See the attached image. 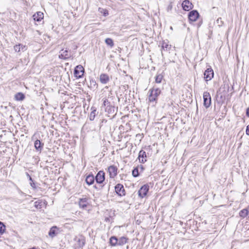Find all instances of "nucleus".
I'll return each instance as SVG.
<instances>
[{"label":"nucleus","instance_id":"obj_13","mask_svg":"<svg viewBox=\"0 0 249 249\" xmlns=\"http://www.w3.org/2000/svg\"><path fill=\"white\" fill-rule=\"evenodd\" d=\"M146 155L145 151L143 150H141L139 153L138 158L139 159L140 162L141 163H144L146 161Z\"/></svg>","mask_w":249,"mask_h":249},{"label":"nucleus","instance_id":"obj_11","mask_svg":"<svg viewBox=\"0 0 249 249\" xmlns=\"http://www.w3.org/2000/svg\"><path fill=\"white\" fill-rule=\"evenodd\" d=\"M117 168L114 165H111L108 167V172L110 177L111 178H114L117 174Z\"/></svg>","mask_w":249,"mask_h":249},{"label":"nucleus","instance_id":"obj_27","mask_svg":"<svg viewBox=\"0 0 249 249\" xmlns=\"http://www.w3.org/2000/svg\"><path fill=\"white\" fill-rule=\"evenodd\" d=\"M96 109H93L90 113L89 119L90 121H93L96 116Z\"/></svg>","mask_w":249,"mask_h":249},{"label":"nucleus","instance_id":"obj_38","mask_svg":"<svg viewBox=\"0 0 249 249\" xmlns=\"http://www.w3.org/2000/svg\"><path fill=\"white\" fill-rule=\"evenodd\" d=\"M84 245V243L82 242V246H83Z\"/></svg>","mask_w":249,"mask_h":249},{"label":"nucleus","instance_id":"obj_30","mask_svg":"<svg viewBox=\"0 0 249 249\" xmlns=\"http://www.w3.org/2000/svg\"><path fill=\"white\" fill-rule=\"evenodd\" d=\"M132 175L134 177H137L139 176V171L138 168H136L133 170Z\"/></svg>","mask_w":249,"mask_h":249},{"label":"nucleus","instance_id":"obj_15","mask_svg":"<svg viewBox=\"0 0 249 249\" xmlns=\"http://www.w3.org/2000/svg\"><path fill=\"white\" fill-rule=\"evenodd\" d=\"M43 17V13L41 12H37L33 15L34 19L38 22L40 21Z\"/></svg>","mask_w":249,"mask_h":249},{"label":"nucleus","instance_id":"obj_28","mask_svg":"<svg viewBox=\"0 0 249 249\" xmlns=\"http://www.w3.org/2000/svg\"><path fill=\"white\" fill-rule=\"evenodd\" d=\"M5 230V226L1 222H0V233L2 234L4 232Z\"/></svg>","mask_w":249,"mask_h":249},{"label":"nucleus","instance_id":"obj_19","mask_svg":"<svg viewBox=\"0 0 249 249\" xmlns=\"http://www.w3.org/2000/svg\"><path fill=\"white\" fill-rule=\"evenodd\" d=\"M109 243L112 246H116L118 245V238L114 236H111L109 239Z\"/></svg>","mask_w":249,"mask_h":249},{"label":"nucleus","instance_id":"obj_5","mask_svg":"<svg viewBox=\"0 0 249 249\" xmlns=\"http://www.w3.org/2000/svg\"><path fill=\"white\" fill-rule=\"evenodd\" d=\"M149 189V187L147 184L143 185L138 191L139 196L143 198L147 195Z\"/></svg>","mask_w":249,"mask_h":249},{"label":"nucleus","instance_id":"obj_2","mask_svg":"<svg viewBox=\"0 0 249 249\" xmlns=\"http://www.w3.org/2000/svg\"><path fill=\"white\" fill-rule=\"evenodd\" d=\"M204 106L206 107H209L211 105V97L210 93L208 91H205L203 93Z\"/></svg>","mask_w":249,"mask_h":249},{"label":"nucleus","instance_id":"obj_36","mask_svg":"<svg viewBox=\"0 0 249 249\" xmlns=\"http://www.w3.org/2000/svg\"><path fill=\"white\" fill-rule=\"evenodd\" d=\"M29 180L31 181V182H33V180L32 179V178H31V176H29Z\"/></svg>","mask_w":249,"mask_h":249},{"label":"nucleus","instance_id":"obj_17","mask_svg":"<svg viewBox=\"0 0 249 249\" xmlns=\"http://www.w3.org/2000/svg\"><path fill=\"white\" fill-rule=\"evenodd\" d=\"M34 145L37 151L41 152L43 148L44 144L43 143H41L39 140H36L35 142Z\"/></svg>","mask_w":249,"mask_h":249},{"label":"nucleus","instance_id":"obj_7","mask_svg":"<svg viewBox=\"0 0 249 249\" xmlns=\"http://www.w3.org/2000/svg\"><path fill=\"white\" fill-rule=\"evenodd\" d=\"M199 16L198 12L196 10H194L189 13L188 18L190 21L194 22L197 20Z\"/></svg>","mask_w":249,"mask_h":249},{"label":"nucleus","instance_id":"obj_37","mask_svg":"<svg viewBox=\"0 0 249 249\" xmlns=\"http://www.w3.org/2000/svg\"><path fill=\"white\" fill-rule=\"evenodd\" d=\"M26 175L28 178H29V176H30L28 173H26Z\"/></svg>","mask_w":249,"mask_h":249},{"label":"nucleus","instance_id":"obj_12","mask_svg":"<svg viewBox=\"0 0 249 249\" xmlns=\"http://www.w3.org/2000/svg\"><path fill=\"white\" fill-rule=\"evenodd\" d=\"M109 80V77L107 74L102 73L100 76V81L103 84L107 83Z\"/></svg>","mask_w":249,"mask_h":249},{"label":"nucleus","instance_id":"obj_9","mask_svg":"<svg viewBox=\"0 0 249 249\" xmlns=\"http://www.w3.org/2000/svg\"><path fill=\"white\" fill-rule=\"evenodd\" d=\"M105 173L103 171H100L95 177V180L98 183H102L105 180Z\"/></svg>","mask_w":249,"mask_h":249},{"label":"nucleus","instance_id":"obj_25","mask_svg":"<svg viewBox=\"0 0 249 249\" xmlns=\"http://www.w3.org/2000/svg\"><path fill=\"white\" fill-rule=\"evenodd\" d=\"M241 217L244 218L248 215V211L246 209H243L239 213Z\"/></svg>","mask_w":249,"mask_h":249},{"label":"nucleus","instance_id":"obj_29","mask_svg":"<svg viewBox=\"0 0 249 249\" xmlns=\"http://www.w3.org/2000/svg\"><path fill=\"white\" fill-rule=\"evenodd\" d=\"M35 207L38 209H40L42 208V202L39 201H36L35 202Z\"/></svg>","mask_w":249,"mask_h":249},{"label":"nucleus","instance_id":"obj_1","mask_svg":"<svg viewBox=\"0 0 249 249\" xmlns=\"http://www.w3.org/2000/svg\"><path fill=\"white\" fill-rule=\"evenodd\" d=\"M161 90L159 88H153L149 91L148 100L151 103H157L158 97L160 95Z\"/></svg>","mask_w":249,"mask_h":249},{"label":"nucleus","instance_id":"obj_31","mask_svg":"<svg viewBox=\"0 0 249 249\" xmlns=\"http://www.w3.org/2000/svg\"><path fill=\"white\" fill-rule=\"evenodd\" d=\"M30 185L32 186V187L34 189H36V185H35V183L34 182V181L33 182H31L30 183Z\"/></svg>","mask_w":249,"mask_h":249},{"label":"nucleus","instance_id":"obj_24","mask_svg":"<svg viewBox=\"0 0 249 249\" xmlns=\"http://www.w3.org/2000/svg\"><path fill=\"white\" fill-rule=\"evenodd\" d=\"M105 42L106 44L109 46L110 48H112L114 46V42L113 40L110 38H107L105 39Z\"/></svg>","mask_w":249,"mask_h":249},{"label":"nucleus","instance_id":"obj_26","mask_svg":"<svg viewBox=\"0 0 249 249\" xmlns=\"http://www.w3.org/2000/svg\"><path fill=\"white\" fill-rule=\"evenodd\" d=\"M163 76L161 74H159L155 77V82L156 83H160L163 79Z\"/></svg>","mask_w":249,"mask_h":249},{"label":"nucleus","instance_id":"obj_35","mask_svg":"<svg viewBox=\"0 0 249 249\" xmlns=\"http://www.w3.org/2000/svg\"><path fill=\"white\" fill-rule=\"evenodd\" d=\"M107 99H105V100H104V105L105 106H106V102H107Z\"/></svg>","mask_w":249,"mask_h":249},{"label":"nucleus","instance_id":"obj_14","mask_svg":"<svg viewBox=\"0 0 249 249\" xmlns=\"http://www.w3.org/2000/svg\"><path fill=\"white\" fill-rule=\"evenodd\" d=\"M88 204L89 202L87 198L85 197L79 199V205L80 207L85 209L87 207Z\"/></svg>","mask_w":249,"mask_h":249},{"label":"nucleus","instance_id":"obj_10","mask_svg":"<svg viewBox=\"0 0 249 249\" xmlns=\"http://www.w3.org/2000/svg\"><path fill=\"white\" fill-rule=\"evenodd\" d=\"M182 7L184 10L189 11L193 8V5L190 1L185 0L182 3Z\"/></svg>","mask_w":249,"mask_h":249},{"label":"nucleus","instance_id":"obj_34","mask_svg":"<svg viewBox=\"0 0 249 249\" xmlns=\"http://www.w3.org/2000/svg\"><path fill=\"white\" fill-rule=\"evenodd\" d=\"M216 22L218 24H219L220 23H222V21H221V18H218L217 20H216Z\"/></svg>","mask_w":249,"mask_h":249},{"label":"nucleus","instance_id":"obj_33","mask_svg":"<svg viewBox=\"0 0 249 249\" xmlns=\"http://www.w3.org/2000/svg\"><path fill=\"white\" fill-rule=\"evenodd\" d=\"M246 115L249 118V107L247 108L246 110Z\"/></svg>","mask_w":249,"mask_h":249},{"label":"nucleus","instance_id":"obj_32","mask_svg":"<svg viewBox=\"0 0 249 249\" xmlns=\"http://www.w3.org/2000/svg\"><path fill=\"white\" fill-rule=\"evenodd\" d=\"M246 134L247 135H249V124L247 125L246 130Z\"/></svg>","mask_w":249,"mask_h":249},{"label":"nucleus","instance_id":"obj_16","mask_svg":"<svg viewBox=\"0 0 249 249\" xmlns=\"http://www.w3.org/2000/svg\"><path fill=\"white\" fill-rule=\"evenodd\" d=\"M70 55L68 53V50L63 49L61 50L60 52V54L59 57L61 59H66L69 58Z\"/></svg>","mask_w":249,"mask_h":249},{"label":"nucleus","instance_id":"obj_8","mask_svg":"<svg viewBox=\"0 0 249 249\" xmlns=\"http://www.w3.org/2000/svg\"><path fill=\"white\" fill-rule=\"evenodd\" d=\"M115 190L116 193L119 196H124L125 195V190L123 185L121 184H118L116 185Z\"/></svg>","mask_w":249,"mask_h":249},{"label":"nucleus","instance_id":"obj_20","mask_svg":"<svg viewBox=\"0 0 249 249\" xmlns=\"http://www.w3.org/2000/svg\"><path fill=\"white\" fill-rule=\"evenodd\" d=\"M56 227H53L51 228L49 232V235L50 237L53 238L57 235V232L56 231Z\"/></svg>","mask_w":249,"mask_h":249},{"label":"nucleus","instance_id":"obj_23","mask_svg":"<svg viewBox=\"0 0 249 249\" xmlns=\"http://www.w3.org/2000/svg\"><path fill=\"white\" fill-rule=\"evenodd\" d=\"M171 48V45L164 41L162 44V49L164 51H169Z\"/></svg>","mask_w":249,"mask_h":249},{"label":"nucleus","instance_id":"obj_3","mask_svg":"<svg viewBox=\"0 0 249 249\" xmlns=\"http://www.w3.org/2000/svg\"><path fill=\"white\" fill-rule=\"evenodd\" d=\"M213 71L211 67H209L205 70L204 73V78L206 81H210L213 77Z\"/></svg>","mask_w":249,"mask_h":249},{"label":"nucleus","instance_id":"obj_4","mask_svg":"<svg viewBox=\"0 0 249 249\" xmlns=\"http://www.w3.org/2000/svg\"><path fill=\"white\" fill-rule=\"evenodd\" d=\"M84 72V69L81 65L77 66L74 71V75L77 78H81Z\"/></svg>","mask_w":249,"mask_h":249},{"label":"nucleus","instance_id":"obj_18","mask_svg":"<svg viewBox=\"0 0 249 249\" xmlns=\"http://www.w3.org/2000/svg\"><path fill=\"white\" fill-rule=\"evenodd\" d=\"M86 183L90 185L92 184L94 182V177L92 175H88L86 178Z\"/></svg>","mask_w":249,"mask_h":249},{"label":"nucleus","instance_id":"obj_6","mask_svg":"<svg viewBox=\"0 0 249 249\" xmlns=\"http://www.w3.org/2000/svg\"><path fill=\"white\" fill-rule=\"evenodd\" d=\"M27 49V47L22 44H18L14 46V50L15 52L20 54L22 52H24Z\"/></svg>","mask_w":249,"mask_h":249},{"label":"nucleus","instance_id":"obj_21","mask_svg":"<svg viewBox=\"0 0 249 249\" xmlns=\"http://www.w3.org/2000/svg\"><path fill=\"white\" fill-rule=\"evenodd\" d=\"M15 98L17 101H22L25 98V95L21 92H18L15 95Z\"/></svg>","mask_w":249,"mask_h":249},{"label":"nucleus","instance_id":"obj_22","mask_svg":"<svg viewBox=\"0 0 249 249\" xmlns=\"http://www.w3.org/2000/svg\"><path fill=\"white\" fill-rule=\"evenodd\" d=\"M118 245L123 246L127 242V239L126 237L123 236L119 239H118Z\"/></svg>","mask_w":249,"mask_h":249}]
</instances>
